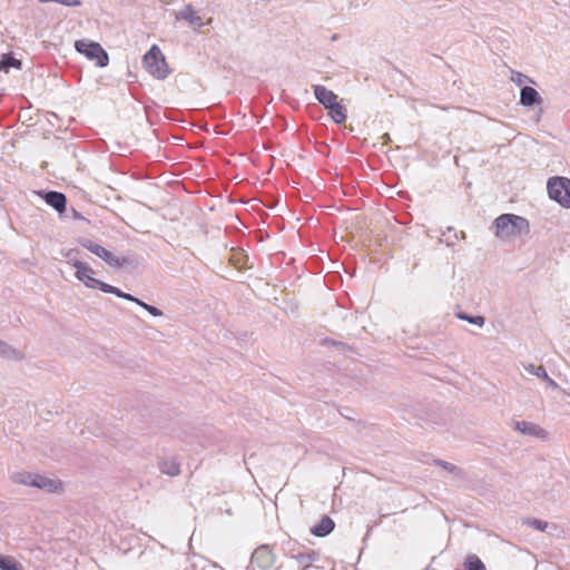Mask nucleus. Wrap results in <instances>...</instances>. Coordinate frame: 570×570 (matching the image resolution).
<instances>
[{
  "label": "nucleus",
  "instance_id": "7",
  "mask_svg": "<svg viewBox=\"0 0 570 570\" xmlns=\"http://www.w3.org/2000/svg\"><path fill=\"white\" fill-rule=\"evenodd\" d=\"M33 488H38L48 493H60L63 490V483L59 479L36 473Z\"/></svg>",
  "mask_w": 570,
  "mask_h": 570
},
{
  "label": "nucleus",
  "instance_id": "5",
  "mask_svg": "<svg viewBox=\"0 0 570 570\" xmlns=\"http://www.w3.org/2000/svg\"><path fill=\"white\" fill-rule=\"evenodd\" d=\"M549 197L564 208H570V180H548Z\"/></svg>",
  "mask_w": 570,
  "mask_h": 570
},
{
  "label": "nucleus",
  "instance_id": "28",
  "mask_svg": "<svg viewBox=\"0 0 570 570\" xmlns=\"http://www.w3.org/2000/svg\"><path fill=\"white\" fill-rule=\"evenodd\" d=\"M436 464L442 466L444 470L453 473V474H460L461 473V470L460 468H458L456 465L450 463V462H446V461H442V460H439L436 461Z\"/></svg>",
  "mask_w": 570,
  "mask_h": 570
},
{
  "label": "nucleus",
  "instance_id": "26",
  "mask_svg": "<svg viewBox=\"0 0 570 570\" xmlns=\"http://www.w3.org/2000/svg\"><path fill=\"white\" fill-rule=\"evenodd\" d=\"M10 67L20 68L21 67L20 60L16 59L13 57H4L0 61V70L8 71V69Z\"/></svg>",
  "mask_w": 570,
  "mask_h": 570
},
{
  "label": "nucleus",
  "instance_id": "10",
  "mask_svg": "<svg viewBox=\"0 0 570 570\" xmlns=\"http://www.w3.org/2000/svg\"><path fill=\"white\" fill-rule=\"evenodd\" d=\"M314 95L320 104H322L326 109L330 107H333L337 102V96L332 91L328 90L326 87L321 85H315L313 87Z\"/></svg>",
  "mask_w": 570,
  "mask_h": 570
},
{
  "label": "nucleus",
  "instance_id": "27",
  "mask_svg": "<svg viewBox=\"0 0 570 570\" xmlns=\"http://www.w3.org/2000/svg\"><path fill=\"white\" fill-rule=\"evenodd\" d=\"M379 186L376 187L377 191L381 195H386L389 198L393 197V187L389 186L385 180H375Z\"/></svg>",
  "mask_w": 570,
  "mask_h": 570
},
{
  "label": "nucleus",
  "instance_id": "12",
  "mask_svg": "<svg viewBox=\"0 0 570 570\" xmlns=\"http://www.w3.org/2000/svg\"><path fill=\"white\" fill-rule=\"evenodd\" d=\"M335 523L328 515H323L317 524H315L311 532L315 537H326L334 530Z\"/></svg>",
  "mask_w": 570,
  "mask_h": 570
},
{
  "label": "nucleus",
  "instance_id": "3",
  "mask_svg": "<svg viewBox=\"0 0 570 570\" xmlns=\"http://www.w3.org/2000/svg\"><path fill=\"white\" fill-rule=\"evenodd\" d=\"M144 66L146 70L157 79H165L170 72L165 56L156 45L151 46L144 56Z\"/></svg>",
  "mask_w": 570,
  "mask_h": 570
},
{
  "label": "nucleus",
  "instance_id": "4",
  "mask_svg": "<svg viewBox=\"0 0 570 570\" xmlns=\"http://www.w3.org/2000/svg\"><path fill=\"white\" fill-rule=\"evenodd\" d=\"M75 47L78 52L85 55L90 60H95L99 67H106L109 62L108 53L98 42L81 39L76 41Z\"/></svg>",
  "mask_w": 570,
  "mask_h": 570
},
{
  "label": "nucleus",
  "instance_id": "16",
  "mask_svg": "<svg viewBox=\"0 0 570 570\" xmlns=\"http://www.w3.org/2000/svg\"><path fill=\"white\" fill-rule=\"evenodd\" d=\"M292 558H294L297 561L298 566H301L303 568V570H306L315 561H317L318 556L313 550H305V551H301L296 554H293Z\"/></svg>",
  "mask_w": 570,
  "mask_h": 570
},
{
  "label": "nucleus",
  "instance_id": "23",
  "mask_svg": "<svg viewBox=\"0 0 570 570\" xmlns=\"http://www.w3.org/2000/svg\"><path fill=\"white\" fill-rule=\"evenodd\" d=\"M460 320L466 321L471 324L482 327L485 323V318L481 315L471 316L465 313H458Z\"/></svg>",
  "mask_w": 570,
  "mask_h": 570
},
{
  "label": "nucleus",
  "instance_id": "15",
  "mask_svg": "<svg viewBox=\"0 0 570 570\" xmlns=\"http://www.w3.org/2000/svg\"><path fill=\"white\" fill-rule=\"evenodd\" d=\"M98 257L115 268H120L124 265L128 264V259L126 257H118L114 255L110 250L106 249L105 247L100 249Z\"/></svg>",
  "mask_w": 570,
  "mask_h": 570
},
{
  "label": "nucleus",
  "instance_id": "30",
  "mask_svg": "<svg viewBox=\"0 0 570 570\" xmlns=\"http://www.w3.org/2000/svg\"><path fill=\"white\" fill-rule=\"evenodd\" d=\"M512 80L521 85L523 82V75L521 72H513Z\"/></svg>",
  "mask_w": 570,
  "mask_h": 570
},
{
  "label": "nucleus",
  "instance_id": "1",
  "mask_svg": "<svg viewBox=\"0 0 570 570\" xmlns=\"http://www.w3.org/2000/svg\"><path fill=\"white\" fill-rule=\"evenodd\" d=\"M495 236L502 240L520 237L530 233L527 218L514 214H502L494 219Z\"/></svg>",
  "mask_w": 570,
  "mask_h": 570
},
{
  "label": "nucleus",
  "instance_id": "6",
  "mask_svg": "<svg viewBox=\"0 0 570 570\" xmlns=\"http://www.w3.org/2000/svg\"><path fill=\"white\" fill-rule=\"evenodd\" d=\"M250 562L254 567L266 570L274 564L275 557L268 546H261L252 553Z\"/></svg>",
  "mask_w": 570,
  "mask_h": 570
},
{
  "label": "nucleus",
  "instance_id": "25",
  "mask_svg": "<svg viewBox=\"0 0 570 570\" xmlns=\"http://www.w3.org/2000/svg\"><path fill=\"white\" fill-rule=\"evenodd\" d=\"M524 524L538 530V531H546L548 528V522L535 519V518H529L523 521Z\"/></svg>",
  "mask_w": 570,
  "mask_h": 570
},
{
  "label": "nucleus",
  "instance_id": "11",
  "mask_svg": "<svg viewBox=\"0 0 570 570\" xmlns=\"http://www.w3.org/2000/svg\"><path fill=\"white\" fill-rule=\"evenodd\" d=\"M0 357L21 362L24 360L26 355L22 351L11 346L7 342L0 340Z\"/></svg>",
  "mask_w": 570,
  "mask_h": 570
},
{
  "label": "nucleus",
  "instance_id": "32",
  "mask_svg": "<svg viewBox=\"0 0 570 570\" xmlns=\"http://www.w3.org/2000/svg\"><path fill=\"white\" fill-rule=\"evenodd\" d=\"M171 185H177V186H178V185H179V181H178V180H174V181L171 183Z\"/></svg>",
  "mask_w": 570,
  "mask_h": 570
},
{
  "label": "nucleus",
  "instance_id": "29",
  "mask_svg": "<svg viewBox=\"0 0 570 570\" xmlns=\"http://www.w3.org/2000/svg\"><path fill=\"white\" fill-rule=\"evenodd\" d=\"M78 254H79V253H78L76 249H70V250L66 254V257H67L68 263H69L70 265H72V266H73L75 261H80V259L78 258Z\"/></svg>",
  "mask_w": 570,
  "mask_h": 570
},
{
  "label": "nucleus",
  "instance_id": "20",
  "mask_svg": "<svg viewBox=\"0 0 570 570\" xmlns=\"http://www.w3.org/2000/svg\"><path fill=\"white\" fill-rule=\"evenodd\" d=\"M465 570H487L482 560L475 554H469L464 561Z\"/></svg>",
  "mask_w": 570,
  "mask_h": 570
},
{
  "label": "nucleus",
  "instance_id": "2",
  "mask_svg": "<svg viewBox=\"0 0 570 570\" xmlns=\"http://www.w3.org/2000/svg\"><path fill=\"white\" fill-rule=\"evenodd\" d=\"M76 278L85 284L88 288H99L104 293L120 295V289L94 277L95 271L82 261H75Z\"/></svg>",
  "mask_w": 570,
  "mask_h": 570
},
{
  "label": "nucleus",
  "instance_id": "17",
  "mask_svg": "<svg viewBox=\"0 0 570 570\" xmlns=\"http://www.w3.org/2000/svg\"><path fill=\"white\" fill-rule=\"evenodd\" d=\"M540 101L538 91L532 87H523L521 89L520 102L523 106H532Z\"/></svg>",
  "mask_w": 570,
  "mask_h": 570
},
{
  "label": "nucleus",
  "instance_id": "18",
  "mask_svg": "<svg viewBox=\"0 0 570 570\" xmlns=\"http://www.w3.org/2000/svg\"><path fill=\"white\" fill-rule=\"evenodd\" d=\"M35 476H36V473L21 471V472L12 473L10 475V479L16 484L33 487L35 485Z\"/></svg>",
  "mask_w": 570,
  "mask_h": 570
},
{
  "label": "nucleus",
  "instance_id": "9",
  "mask_svg": "<svg viewBox=\"0 0 570 570\" xmlns=\"http://www.w3.org/2000/svg\"><path fill=\"white\" fill-rule=\"evenodd\" d=\"M514 429L524 435H530L538 439H546L548 435L547 431L540 425L528 421L514 422Z\"/></svg>",
  "mask_w": 570,
  "mask_h": 570
},
{
  "label": "nucleus",
  "instance_id": "33",
  "mask_svg": "<svg viewBox=\"0 0 570 570\" xmlns=\"http://www.w3.org/2000/svg\"><path fill=\"white\" fill-rule=\"evenodd\" d=\"M293 183H295L296 185H298V184H299V180L293 179Z\"/></svg>",
  "mask_w": 570,
  "mask_h": 570
},
{
  "label": "nucleus",
  "instance_id": "8",
  "mask_svg": "<svg viewBox=\"0 0 570 570\" xmlns=\"http://www.w3.org/2000/svg\"><path fill=\"white\" fill-rule=\"evenodd\" d=\"M38 195L41 196L45 202L59 214H62L66 210L67 198L62 193L51 190L39 191Z\"/></svg>",
  "mask_w": 570,
  "mask_h": 570
},
{
  "label": "nucleus",
  "instance_id": "22",
  "mask_svg": "<svg viewBox=\"0 0 570 570\" xmlns=\"http://www.w3.org/2000/svg\"><path fill=\"white\" fill-rule=\"evenodd\" d=\"M0 569L1 570H21L12 557L0 554Z\"/></svg>",
  "mask_w": 570,
  "mask_h": 570
},
{
  "label": "nucleus",
  "instance_id": "24",
  "mask_svg": "<svg viewBox=\"0 0 570 570\" xmlns=\"http://www.w3.org/2000/svg\"><path fill=\"white\" fill-rule=\"evenodd\" d=\"M79 244L83 248L88 249L90 253L95 254L96 256L99 255V252L102 248L101 245H99V244H97V243H95V242H92L91 239H88V238L80 239Z\"/></svg>",
  "mask_w": 570,
  "mask_h": 570
},
{
  "label": "nucleus",
  "instance_id": "13",
  "mask_svg": "<svg viewBox=\"0 0 570 570\" xmlns=\"http://www.w3.org/2000/svg\"><path fill=\"white\" fill-rule=\"evenodd\" d=\"M161 473L176 476L180 473V463L175 458H164L158 461Z\"/></svg>",
  "mask_w": 570,
  "mask_h": 570
},
{
  "label": "nucleus",
  "instance_id": "19",
  "mask_svg": "<svg viewBox=\"0 0 570 570\" xmlns=\"http://www.w3.org/2000/svg\"><path fill=\"white\" fill-rule=\"evenodd\" d=\"M330 117L336 122V124H343L346 120V109L343 105H341L338 101L333 105V107H330L328 109Z\"/></svg>",
  "mask_w": 570,
  "mask_h": 570
},
{
  "label": "nucleus",
  "instance_id": "21",
  "mask_svg": "<svg viewBox=\"0 0 570 570\" xmlns=\"http://www.w3.org/2000/svg\"><path fill=\"white\" fill-rule=\"evenodd\" d=\"M523 367L529 374H532L541 380L548 379V373H547L544 366H542V365H534L532 363H528V364H524Z\"/></svg>",
  "mask_w": 570,
  "mask_h": 570
},
{
  "label": "nucleus",
  "instance_id": "31",
  "mask_svg": "<svg viewBox=\"0 0 570 570\" xmlns=\"http://www.w3.org/2000/svg\"><path fill=\"white\" fill-rule=\"evenodd\" d=\"M543 381H546L548 383V385L551 386L552 389L558 387L557 382L553 379H551L549 375H548V379H543Z\"/></svg>",
  "mask_w": 570,
  "mask_h": 570
},
{
  "label": "nucleus",
  "instance_id": "14",
  "mask_svg": "<svg viewBox=\"0 0 570 570\" xmlns=\"http://www.w3.org/2000/svg\"><path fill=\"white\" fill-rule=\"evenodd\" d=\"M120 295H118V297L120 298H124L126 301H129V302H134L136 303L137 305L141 306L144 309H146L149 314H151L153 316L155 317H159V316H163V312L156 307V306H153V305H149L145 302H142L141 299L132 296L131 294L129 293H125L122 291H120L119 293Z\"/></svg>",
  "mask_w": 570,
  "mask_h": 570
}]
</instances>
